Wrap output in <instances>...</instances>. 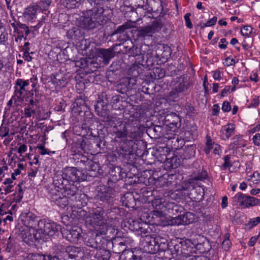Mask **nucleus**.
I'll return each mask as SVG.
<instances>
[{
  "mask_svg": "<svg viewBox=\"0 0 260 260\" xmlns=\"http://www.w3.org/2000/svg\"><path fill=\"white\" fill-rule=\"evenodd\" d=\"M105 0H85L84 4L86 9L82 12V15L78 21L79 26L86 30H93L100 29L106 22L107 11L110 10L104 9L102 5Z\"/></svg>",
  "mask_w": 260,
  "mask_h": 260,
  "instance_id": "f257e3e1",
  "label": "nucleus"
},
{
  "mask_svg": "<svg viewBox=\"0 0 260 260\" xmlns=\"http://www.w3.org/2000/svg\"><path fill=\"white\" fill-rule=\"evenodd\" d=\"M78 214L80 217L85 220L86 226L91 230L99 232L101 235L106 234L108 225L105 211L103 208L98 207L88 214L81 210L78 211Z\"/></svg>",
  "mask_w": 260,
  "mask_h": 260,
  "instance_id": "f03ea898",
  "label": "nucleus"
},
{
  "mask_svg": "<svg viewBox=\"0 0 260 260\" xmlns=\"http://www.w3.org/2000/svg\"><path fill=\"white\" fill-rule=\"evenodd\" d=\"M84 179L82 171L75 167H66L61 172L55 174L53 184L54 187L62 188L63 183L76 184Z\"/></svg>",
  "mask_w": 260,
  "mask_h": 260,
  "instance_id": "7ed1b4c3",
  "label": "nucleus"
},
{
  "mask_svg": "<svg viewBox=\"0 0 260 260\" xmlns=\"http://www.w3.org/2000/svg\"><path fill=\"white\" fill-rule=\"evenodd\" d=\"M38 230L41 236V240L46 239V236L51 237L58 233L61 230L60 226L54 222L40 220L38 223Z\"/></svg>",
  "mask_w": 260,
  "mask_h": 260,
  "instance_id": "20e7f679",
  "label": "nucleus"
},
{
  "mask_svg": "<svg viewBox=\"0 0 260 260\" xmlns=\"http://www.w3.org/2000/svg\"><path fill=\"white\" fill-rule=\"evenodd\" d=\"M162 24L160 20L153 21L150 25L142 27L137 31V36L140 38L152 37V34L158 32L162 28Z\"/></svg>",
  "mask_w": 260,
  "mask_h": 260,
  "instance_id": "39448f33",
  "label": "nucleus"
},
{
  "mask_svg": "<svg viewBox=\"0 0 260 260\" xmlns=\"http://www.w3.org/2000/svg\"><path fill=\"white\" fill-rule=\"evenodd\" d=\"M195 252L198 250L200 253L208 252L211 249V245L208 239L203 235L197 234L193 238Z\"/></svg>",
  "mask_w": 260,
  "mask_h": 260,
  "instance_id": "423d86ee",
  "label": "nucleus"
},
{
  "mask_svg": "<svg viewBox=\"0 0 260 260\" xmlns=\"http://www.w3.org/2000/svg\"><path fill=\"white\" fill-rule=\"evenodd\" d=\"M29 81L24 80L19 78L16 81V85L14 87L15 91L13 98L17 102L22 103L24 101L26 90L25 87L29 85Z\"/></svg>",
  "mask_w": 260,
  "mask_h": 260,
  "instance_id": "0eeeda50",
  "label": "nucleus"
},
{
  "mask_svg": "<svg viewBox=\"0 0 260 260\" xmlns=\"http://www.w3.org/2000/svg\"><path fill=\"white\" fill-rule=\"evenodd\" d=\"M20 219L22 223L28 229H33L38 226V223L40 220L34 213L30 211L23 212Z\"/></svg>",
  "mask_w": 260,
  "mask_h": 260,
  "instance_id": "6e6552de",
  "label": "nucleus"
},
{
  "mask_svg": "<svg viewBox=\"0 0 260 260\" xmlns=\"http://www.w3.org/2000/svg\"><path fill=\"white\" fill-rule=\"evenodd\" d=\"M105 241L106 240L98 234L91 236L87 235L84 238V242L86 246L96 250L103 247Z\"/></svg>",
  "mask_w": 260,
  "mask_h": 260,
  "instance_id": "1a4fd4ad",
  "label": "nucleus"
},
{
  "mask_svg": "<svg viewBox=\"0 0 260 260\" xmlns=\"http://www.w3.org/2000/svg\"><path fill=\"white\" fill-rule=\"evenodd\" d=\"M39 234L38 229L35 228L23 230L21 232L23 241L29 245L35 241L41 240V236Z\"/></svg>",
  "mask_w": 260,
  "mask_h": 260,
  "instance_id": "9d476101",
  "label": "nucleus"
},
{
  "mask_svg": "<svg viewBox=\"0 0 260 260\" xmlns=\"http://www.w3.org/2000/svg\"><path fill=\"white\" fill-rule=\"evenodd\" d=\"M116 189H118V187L116 184L114 185L113 188L108 187L105 188L104 191L99 192L98 198L103 202L110 203L118 193V190H116Z\"/></svg>",
  "mask_w": 260,
  "mask_h": 260,
  "instance_id": "9b49d317",
  "label": "nucleus"
},
{
  "mask_svg": "<svg viewBox=\"0 0 260 260\" xmlns=\"http://www.w3.org/2000/svg\"><path fill=\"white\" fill-rule=\"evenodd\" d=\"M180 248L181 252L180 257L182 255H191V253H195L193 240L184 238H180Z\"/></svg>",
  "mask_w": 260,
  "mask_h": 260,
  "instance_id": "f8f14e48",
  "label": "nucleus"
},
{
  "mask_svg": "<svg viewBox=\"0 0 260 260\" xmlns=\"http://www.w3.org/2000/svg\"><path fill=\"white\" fill-rule=\"evenodd\" d=\"M78 184L63 183L62 188L55 187V188L56 191H61L63 190V191L61 192L68 199H70L75 196L78 193L79 189L77 185Z\"/></svg>",
  "mask_w": 260,
  "mask_h": 260,
  "instance_id": "ddd939ff",
  "label": "nucleus"
},
{
  "mask_svg": "<svg viewBox=\"0 0 260 260\" xmlns=\"http://www.w3.org/2000/svg\"><path fill=\"white\" fill-rule=\"evenodd\" d=\"M50 193L51 201L54 202L58 206L64 207L69 204V199L65 196L61 191L52 190Z\"/></svg>",
  "mask_w": 260,
  "mask_h": 260,
  "instance_id": "4468645a",
  "label": "nucleus"
},
{
  "mask_svg": "<svg viewBox=\"0 0 260 260\" xmlns=\"http://www.w3.org/2000/svg\"><path fill=\"white\" fill-rule=\"evenodd\" d=\"M182 142L184 143L182 146L180 148V157L183 160L190 159L195 154L196 146L193 145H185L184 140L181 141L180 139V145H182Z\"/></svg>",
  "mask_w": 260,
  "mask_h": 260,
  "instance_id": "2eb2a0df",
  "label": "nucleus"
},
{
  "mask_svg": "<svg viewBox=\"0 0 260 260\" xmlns=\"http://www.w3.org/2000/svg\"><path fill=\"white\" fill-rule=\"evenodd\" d=\"M111 95H108L106 92H102L98 95V100L96 104L95 105V111L99 112L100 110L107 109V105L109 104Z\"/></svg>",
  "mask_w": 260,
  "mask_h": 260,
  "instance_id": "dca6fc26",
  "label": "nucleus"
},
{
  "mask_svg": "<svg viewBox=\"0 0 260 260\" xmlns=\"http://www.w3.org/2000/svg\"><path fill=\"white\" fill-rule=\"evenodd\" d=\"M97 114L103 118L102 121L108 125L112 126L116 121L115 115L110 114L107 109L97 112Z\"/></svg>",
  "mask_w": 260,
  "mask_h": 260,
  "instance_id": "f3484780",
  "label": "nucleus"
},
{
  "mask_svg": "<svg viewBox=\"0 0 260 260\" xmlns=\"http://www.w3.org/2000/svg\"><path fill=\"white\" fill-rule=\"evenodd\" d=\"M159 237L150 240L149 242H145L144 248L146 252L154 254L156 253L160 249V244L158 240Z\"/></svg>",
  "mask_w": 260,
  "mask_h": 260,
  "instance_id": "a211bd4d",
  "label": "nucleus"
},
{
  "mask_svg": "<svg viewBox=\"0 0 260 260\" xmlns=\"http://www.w3.org/2000/svg\"><path fill=\"white\" fill-rule=\"evenodd\" d=\"M128 224V228L133 231L140 232L143 233H147L146 229L148 226V224L144 222H140L137 220H129L127 221Z\"/></svg>",
  "mask_w": 260,
  "mask_h": 260,
  "instance_id": "6ab92c4d",
  "label": "nucleus"
},
{
  "mask_svg": "<svg viewBox=\"0 0 260 260\" xmlns=\"http://www.w3.org/2000/svg\"><path fill=\"white\" fill-rule=\"evenodd\" d=\"M62 234L63 237L71 243H76L80 236V231L77 229L64 230L62 232Z\"/></svg>",
  "mask_w": 260,
  "mask_h": 260,
  "instance_id": "aec40b11",
  "label": "nucleus"
},
{
  "mask_svg": "<svg viewBox=\"0 0 260 260\" xmlns=\"http://www.w3.org/2000/svg\"><path fill=\"white\" fill-rule=\"evenodd\" d=\"M171 200L176 201V203L170 202L169 204V210L171 209L172 211H175L177 213L179 211V206L177 205V200L179 199V190L176 189L175 191H170L169 194Z\"/></svg>",
  "mask_w": 260,
  "mask_h": 260,
  "instance_id": "412c9836",
  "label": "nucleus"
},
{
  "mask_svg": "<svg viewBox=\"0 0 260 260\" xmlns=\"http://www.w3.org/2000/svg\"><path fill=\"white\" fill-rule=\"evenodd\" d=\"M142 51L143 52V51ZM142 54L143 55V60H146V62L149 65L153 64L154 61V58H158L159 57V55L156 52L149 48L147 50L146 52H145V51H144V53L142 52Z\"/></svg>",
  "mask_w": 260,
  "mask_h": 260,
  "instance_id": "4be33fe9",
  "label": "nucleus"
},
{
  "mask_svg": "<svg viewBox=\"0 0 260 260\" xmlns=\"http://www.w3.org/2000/svg\"><path fill=\"white\" fill-rule=\"evenodd\" d=\"M97 52L99 56L103 58V62L106 64L109 63L110 59L114 57L112 49L99 48Z\"/></svg>",
  "mask_w": 260,
  "mask_h": 260,
  "instance_id": "5701e85b",
  "label": "nucleus"
},
{
  "mask_svg": "<svg viewBox=\"0 0 260 260\" xmlns=\"http://www.w3.org/2000/svg\"><path fill=\"white\" fill-rule=\"evenodd\" d=\"M234 202L239 203L240 205L245 208L249 207V196L241 192L237 193L233 198Z\"/></svg>",
  "mask_w": 260,
  "mask_h": 260,
  "instance_id": "b1692460",
  "label": "nucleus"
},
{
  "mask_svg": "<svg viewBox=\"0 0 260 260\" xmlns=\"http://www.w3.org/2000/svg\"><path fill=\"white\" fill-rule=\"evenodd\" d=\"M38 10V6L33 5L26 8L24 11V16L28 20H31L36 18L37 11Z\"/></svg>",
  "mask_w": 260,
  "mask_h": 260,
  "instance_id": "393cba45",
  "label": "nucleus"
},
{
  "mask_svg": "<svg viewBox=\"0 0 260 260\" xmlns=\"http://www.w3.org/2000/svg\"><path fill=\"white\" fill-rule=\"evenodd\" d=\"M194 220L195 215L193 213L186 212L180 214V224H189L193 222Z\"/></svg>",
  "mask_w": 260,
  "mask_h": 260,
  "instance_id": "a878e982",
  "label": "nucleus"
},
{
  "mask_svg": "<svg viewBox=\"0 0 260 260\" xmlns=\"http://www.w3.org/2000/svg\"><path fill=\"white\" fill-rule=\"evenodd\" d=\"M235 126L234 124H229L227 126H224L220 131L221 137L223 140H226L234 134Z\"/></svg>",
  "mask_w": 260,
  "mask_h": 260,
  "instance_id": "bb28decb",
  "label": "nucleus"
},
{
  "mask_svg": "<svg viewBox=\"0 0 260 260\" xmlns=\"http://www.w3.org/2000/svg\"><path fill=\"white\" fill-rule=\"evenodd\" d=\"M110 252L105 249H102V247L97 249L95 254L94 257L97 260H109L111 257Z\"/></svg>",
  "mask_w": 260,
  "mask_h": 260,
  "instance_id": "cd10ccee",
  "label": "nucleus"
},
{
  "mask_svg": "<svg viewBox=\"0 0 260 260\" xmlns=\"http://www.w3.org/2000/svg\"><path fill=\"white\" fill-rule=\"evenodd\" d=\"M113 133L115 138H125L127 135V129L125 124H122L115 127V131Z\"/></svg>",
  "mask_w": 260,
  "mask_h": 260,
  "instance_id": "c85d7f7f",
  "label": "nucleus"
},
{
  "mask_svg": "<svg viewBox=\"0 0 260 260\" xmlns=\"http://www.w3.org/2000/svg\"><path fill=\"white\" fill-rule=\"evenodd\" d=\"M191 84L189 81V77L184 74L180 76V92L188 89Z\"/></svg>",
  "mask_w": 260,
  "mask_h": 260,
  "instance_id": "c756f323",
  "label": "nucleus"
},
{
  "mask_svg": "<svg viewBox=\"0 0 260 260\" xmlns=\"http://www.w3.org/2000/svg\"><path fill=\"white\" fill-rule=\"evenodd\" d=\"M134 26V23L132 22H126L122 25L119 26L115 30L113 35L123 34L125 30L131 28Z\"/></svg>",
  "mask_w": 260,
  "mask_h": 260,
  "instance_id": "7c9ffc66",
  "label": "nucleus"
},
{
  "mask_svg": "<svg viewBox=\"0 0 260 260\" xmlns=\"http://www.w3.org/2000/svg\"><path fill=\"white\" fill-rule=\"evenodd\" d=\"M165 76V73L164 69L161 68L156 67L153 69L152 73H151V76L155 80H158L162 78Z\"/></svg>",
  "mask_w": 260,
  "mask_h": 260,
  "instance_id": "2f4dec72",
  "label": "nucleus"
},
{
  "mask_svg": "<svg viewBox=\"0 0 260 260\" xmlns=\"http://www.w3.org/2000/svg\"><path fill=\"white\" fill-rule=\"evenodd\" d=\"M112 249L113 252L120 254L126 250V245L123 242H120L118 243H113Z\"/></svg>",
  "mask_w": 260,
  "mask_h": 260,
  "instance_id": "473e14b6",
  "label": "nucleus"
},
{
  "mask_svg": "<svg viewBox=\"0 0 260 260\" xmlns=\"http://www.w3.org/2000/svg\"><path fill=\"white\" fill-rule=\"evenodd\" d=\"M169 102L176 103L179 101V91L177 88L172 89L168 97Z\"/></svg>",
  "mask_w": 260,
  "mask_h": 260,
  "instance_id": "72a5a7b5",
  "label": "nucleus"
},
{
  "mask_svg": "<svg viewBox=\"0 0 260 260\" xmlns=\"http://www.w3.org/2000/svg\"><path fill=\"white\" fill-rule=\"evenodd\" d=\"M121 257L123 260H138V256L134 254L133 251L131 250H125L122 253Z\"/></svg>",
  "mask_w": 260,
  "mask_h": 260,
  "instance_id": "f704fd0d",
  "label": "nucleus"
},
{
  "mask_svg": "<svg viewBox=\"0 0 260 260\" xmlns=\"http://www.w3.org/2000/svg\"><path fill=\"white\" fill-rule=\"evenodd\" d=\"M127 136L131 139H135L140 137V131L138 127H134L127 131Z\"/></svg>",
  "mask_w": 260,
  "mask_h": 260,
  "instance_id": "c9c22d12",
  "label": "nucleus"
},
{
  "mask_svg": "<svg viewBox=\"0 0 260 260\" xmlns=\"http://www.w3.org/2000/svg\"><path fill=\"white\" fill-rule=\"evenodd\" d=\"M206 147L204 148V150L206 154H209L211 150L214 148V146H215L216 144L212 142V139L209 136H206Z\"/></svg>",
  "mask_w": 260,
  "mask_h": 260,
  "instance_id": "e433bc0d",
  "label": "nucleus"
},
{
  "mask_svg": "<svg viewBox=\"0 0 260 260\" xmlns=\"http://www.w3.org/2000/svg\"><path fill=\"white\" fill-rule=\"evenodd\" d=\"M233 142L232 145L236 146V148H238L241 147H245L246 144L243 143V140L242 136H236L233 139Z\"/></svg>",
  "mask_w": 260,
  "mask_h": 260,
  "instance_id": "4c0bfd02",
  "label": "nucleus"
},
{
  "mask_svg": "<svg viewBox=\"0 0 260 260\" xmlns=\"http://www.w3.org/2000/svg\"><path fill=\"white\" fill-rule=\"evenodd\" d=\"M40 94H35L32 92L31 93L30 97H27L26 98V102L29 103L31 105H37L39 102V98L40 96Z\"/></svg>",
  "mask_w": 260,
  "mask_h": 260,
  "instance_id": "58836bf2",
  "label": "nucleus"
},
{
  "mask_svg": "<svg viewBox=\"0 0 260 260\" xmlns=\"http://www.w3.org/2000/svg\"><path fill=\"white\" fill-rule=\"evenodd\" d=\"M136 79L135 78H125L123 79V83L127 85V89L131 90L136 85Z\"/></svg>",
  "mask_w": 260,
  "mask_h": 260,
  "instance_id": "ea45409f",
  "label": "nucleus"
},
{
  "mask_svg": "<svg viewBox=\"0 0 260 260\" xmlns=\"http://www.w3.org/2000/svg\"><path fill=\"white\" fill-rule=\"evenodd\" d=\"M52 0H41L38 3V8H39L40 10L42 12L47 11L49 8Z\"/></svg>",
  "mask_w": 260,
  "mask_h": 260,
  "instance_id": "a19ab883",
  "label": "nucleus"
},
{
  "mask_svg": "<svg viewBox=\"0 0 260 260\" xmlns=\"http://www.w3.org/2000/svg\"><path fill=\"white\" fill-rule=\"evenodd\" d=\"M79 33V29L74 27L68 30L67 32V36L70 39H76Z\"/></svg>",
  "mask_w": 260,
  "mask_h": 260,
  "instance_id": "79ce46f5",
  "label": "nucleus"
},
{
  "mask_svg": "<svg viewBox=\"0 0 260 260\" xmlns=\"http://www.w3.org/2000/svg\"><path fill=\"white\" fill-rule=\"evenodd\" d=\"M185 109L186 111V115L191 116L195 114L196 110L193 106L190 104L186 103L185 106Z\"/></svg>",
  "mask_w": 260,
  "mask_h": 260,
  "instance_id": "37998d69",
  "label": "nucleus"
},
{
  "mask_svg": "<svg viewBox=\"0 0 260 260\" xmlns=\"http://www.w3.org/2000/svg\"><path fill=\"white\" fill-rule=\"evenodd\" d=\"M178 220H179V216L174 217L172 219L170 220L169 221L163 220L162 221H161V223H160V224L163 226H165L167 224H168V225H179V223L177 222V221Z\"/></svg>",
  "mask_w": 260,
  "mask_h": 260,
  "instance_id": "c03bdc74",
  "label": "nucleus"
},
{
  "mask_svg": "<svg viewBox=\"0 0 260 260\" xmlns=\"http://www.w3.org/2000/svg\"><path fill=\"white\" fill-rule=\"evenodd\" d=\"M67 1V7L70 9L75 8L78 7L82 0H66Z\"/></svg>",
  "mask_w": 260,
  "mask_h": 260,
  "instance_id": "a18cd8bd",
  "label": "nucleus"
},
{
  "mask_svg": "<svg viewBox=\"0 0 260 260\" xmlns=\"http://www.w3.org/2000/svg\"><path fill=\"white\" fill-rule=\"evenodd\" d=\"M165 211L154 209L153 211V218L154 219L159 218L162 221L165 218L164 212Z\"/></svg>",
  "mask_w": 260,
  "mask_h": 260,
  "instance_id": "49530a36",
  "label": "nucleus"
},
{
  "mask_svg": "<svg viewBox=\"0 0 260 260\" xmlns=\"http://www.w3.org/2000/svg\"><path fill=\"white\" fill-rule=\"evenodd\" d=\"M128 53L133 56H136L140 54H142V52L140 51V49L137 47H135L133 45V47L129 49Z\"/></svg>",
  "mask_w": 260,
  "mask_h": 260,
  "instance_id": "de8ad7c7",
  "label": "nucleus"
},
{
  "mask_svg": "<svg viewBox=\"0 0 260 260\" xmlns=\"http://www.w3.org/2000/svg\"><path fill=\"white\" fill-rule=\"evenodd\" d=\"M252 27L250 26L246 25L243 27L241 30L242 35L248 36L252 32Z\"/></svg>",
  "mask_w": 260,
  "mask_h": 260,
  "instance_id": "09e8293b",
  "label": "nucleus"
},
{
  "mask_svg": "<svg viewBox=\"0 0 260 260\" xmlns=\"http://www.w3.org/2000/svg\"><path fill=\"white\" fill-rule=\"evenodd\" d=\"M260 204V199L249 196V207Z\"/></svg>",
  "mask_w": 260,
  "mask_h": 260,
  "instance_id": "8fccbe9b",
  "label": "nucleus"
},
{
  "mask_svg": "<svg viewBox=\"0 0 260 260\" xmlns=\"http://www.w3.org/2000/svg\"><path fill=\"white\" fill-rule=\"evenodd\" d=\"M64 257V260H79L77 253L75 252L74 254H71V252H67Z\"/></svg>",
  "mask_w": 260,
  "mask_h": 260,
  "instance_id": "3c124183",
  "label": "nucleus"
},
{
  "mask_svg": "<svg viewBox=\"0 0 260 260\" xmlns=\"http://www.w3.org/2000/svg\"><path fill=\"white\" fill-rule=\"evenodd\" d=\"M207 176V172L206 171H202L194 177V179L196 180H203L206 179Z\"/></svg>",
  "mask_w": 260,
  "mask_h": 260,
  "instance_id": "603ef678",
  "label": "nucleus"
},
{
  "mask_svg": "<svg viewBox=\"0 0 260 260\" xmlns=\"http://www.w3.org/2000/svg\"><path fill=\"white\" fill-rule=\"evenodd\" d=\"M190 15H191L190 13H186L184 16V19H185L186 25L189 28H192V26H193L192 24L190 19Z\"/></svg>",
  "mask_w": 260,
  "mask_h": 260,
  "instance_id": "864d4df0",
  "label": "nucleus"
},
{
  "mask_svg": "<svg viewBox=\"0 0 260 260\" xmlns=\"http://www.w3.org/2000/svg\"><path fill=\"white\" fill-rule=\"evenodd\" d=\"M217 20V18L216 16L213 17L211 19L209 20L206 23L204 24L203 26H202V28H204L205 27L210 26L216 24Z\"/></svg>",
  "mask_w": 260,
  "mask_h": 260,
  "instance_id": "5fc2aeb1",
  "label": "nucleus"
},
{
  "mask_svg": "<svg viewBox=\"0 0 260 260\" xmlns=\"http://www.w3.org/2000/svg\"><path fill=\"white\" fill-rule=\"evenodd\" d=\"M230 158H231V157L229 155H225L223 159H224V162L222 165V167L224 168V169H226L228 167L232 166V164L230 161Z\"/></svg>",
  "mask_w": 260,
  "mask_h": 260,
  "instance_id": "6e6d98bb",
  "label": "nucleus"
},
{
  "mask_svg": "<svg viewBox=\"0 0 260 260\" xmlns=\"http://www.w3.org/2000/svg\"><path fill=\"white\" fill-rule=\"evenodd\" d=\"M9 129L6 126H2L0 128V136L3 138L9 136Z\"/></svg>",
  "mask_w": 260,
  "mask_h": 260,
  "instance_id": "4d7b16f0",
  "label": "nucleus"
},
{
  "mask_svg": "<svg viewBox=\"0 0 260 260\" xmlns=\"http://www.w3.org/2000/svg\"><path fill=\"white\" fill-rule=\"evenodd\" d=\"M260 222V217H257L255 218L250 219L248 222V224L250 225V228H252L256 226L258 223Z\"/></svg>",
  "mask_w": 260,
  "mask_h": 260,
  "instance_id": "13d9d810",
  "label": "nucleus"
},
{
  "mask_svg": "<svg viewBox=\"0 0 260 260\" xmlns=\"http://www.w3.org/2000/svg\"><path fill=\"white\" fill-rule=\"evenodd\" d=\"M221 109L225 112L230 111L231 109L230 103L228 101H224L222 104Z\"/></svg>",
  "mask_w": 260,
  "mask_h": 260,
  "instance_id": "bf43d9fd",
  "label": "nucleus"
},
{
  "mask_svg": "<svg viewBox=\"0 0 260 260\" xmlns=\"http://www.w3.org/2000/svg\"><path fill=\"white\" fill-rule=\"evenodd\" d=\"M231 242L229 239H224L222 243V247L225 251H228L230 247Z\"/></svg>",
  "mask_w": 260,
  "mask_h": 260,
  "instance_id": "052dcab7",
  "label": "nucleus"
},
{
  "mask_svg": "<svg viewBox=\"0 0 260 260\" xmlns=\"http://www.w3.org/2000/svg\"><path fill=\"white\" fill-rule=\"evenodd\" d=\"M253 142L254 145L259 146H260V134L257 133L255 134L253 138Z\"/></svg>",
  "mask_w": 260,
  "mask_h": 260,
  "instance_id": "680f3d73",
  "label": "nucleus"
},
{
  "mask_svg": "<svg viewBox=\"0 0 260 260\" xmlns=\"http://www.w3.org/2000/svg\"><path fill=\"white\" fill-rule=\"evenodd\" d=\"M228 42L225 38H222L220 40L219 43V47L220 49H225L227 47Z\"/></svg>",
  "mask_w": 260,
  "mask_h": 260,
  "instance_id": "e2e57ef3",
  "label": "nucleus"
},
{
  "mask_svg": "<svg viewBox=\"0 0 260 260\" xmlns=\"http://www.w3.org/2000/svg\"><path fill=\"white\" fill-rule=\"evenodd\" d=\"M220 111V107L218 104H214L212 109V115L214 116H218Z\"/></svg>",
  "mask_w": 260,
  "mask_h": 260,
  "instance_id": "0e129e2a",
  "label": "nucleus"
},
{
  "mask_svg": "<svg viewBox=\"0 0 260 260\" xmlns=\"http://www.w3.org/2000/svg\"><path fill=\"white\" fill-rule=\"evenodd\" d=\"M23 58L24 60L27 61H31L32 60V57L30 55L29 51H28V49L27 51H24V53L23 55Z\"/></svg>",
  "mask_w": 260,
  "mask_h": 260,
  "instance_id": "69168bd1",
  "label": "nucleus"
},
{
  "mask_svg": "<svg viewBox=\"0 0 260 260\" xmlns=\"http://www.w3.org/2000/svg\"><path fill=\"white\" fill-rule=\"evenodd\" d=\"M180 260H198V259L197 257L194 256L193 255H182L180 257Z\"/></svg>",
  "mask_w": 260,
  "mask_h": 260,
  "instance_id": "338daca9",
  "label": "nucleus"
},
{
  "mask_svg": "<svg viewBox=\"0 0 260 260\" xmlns=\"http://www.w3.org/2000/svg\"><path fill=\"white\" fill-rule=\"evenodd\" d=\"M45 260H59L57 256L51 254H45Z\"/></svg>",
  "mask_w": 260,
  "mask_h": 260,
  "instance_id": "774afa93",
  "label": "nucleus"
}]
</instances>
